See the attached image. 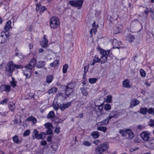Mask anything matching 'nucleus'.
I'll use <instances>...</instances> for the list:
<instances>
[{
  "mask_svg": "<svg viewBox=\"0 0 154 154\" xmlns=\"http://www.w3.org/2000/svg\"><path fill=\"white\" fill-rule=\"evenodd\" d=\"M108 147V144L106 143L101 144L96 147L94 154H101L106 151Z\"/></svg>",
  "mask_w": 154,
  "mask_h": 154,
  "instance_id": "nucleus-2",
  "label": "nucleus"
},
{
  "mask_svg": "<svg viewBox=\"0 0 154 154\" xmlns=\"http://www.w3.org/2000/svg\"><path fill=\"white\" fill-rule=\"evenodd\" d=\"M35 63V59H32L29 62V64L25 66L26 69H27L29 70L31 69L34 67Z\"/></svg>",
  "mask_w": 154,
  "mask_h": 154,
  "instance_id": "nucleus-11",
  "label": "nucleus"
},
{
  "mask_svg": "<svg viewBox=\"0 0 154 154\" xmlns=\"http://www.w3.org/2000/svg\"><path fill=\"white\" fill-rule=\"evenodd\" d=\"M53 107L54 109L56 110H57L60 108V106L59 105L57 104H54L53 105Z\"/></svg>",
  "mask_w": 154,
  "mask_h": 154,
  "instance_id": "nucleus-52",
  "label": "nucleus"
},
{
  "mask_svg": "<svg viewBox=\"0 0 154 154\" xmlns=\"http://www.w3.org/2000/svg\"><path fill=\"white\" fill-rule=\"evenodd\" d=\"M59 64V61L57 60H54L53 63L50 64V66L51 67H55L57 66Z\"/></svg>",
  "mask_w": 154,
  "mask_h": 154,
  "instance_id": "nucleus-37",
  "label": "nucleus"
},
{
  "mask_svg": "<svg viewBox=\"0 0 154 154\" xmlns=\"http://www.w3.org/2000/svg\"><path fill=\"white\" fill-rule=\"evenodd\" d=\"M97 79L96 78H91L89 79V82L91 84H94L97 81Z\"/></svg>",
  "mask_w": 154,
  "mask_h": 154,
  "instance_id": "nucleus-43",
  "label": "nucleus"
},
{
  "mask_svg": "<svg viewBox=\"0 0 154 154\" xmlns=\"http://www.w3.org/2000/svg\"><path fill=\"white\" fill-rule=\"evenodd\" d=\"M52 80V76L51 75H48L46 78V82L48 83L51 82Z\"/></svg>",
  "mask_w": 154,
  "mask_h": 154,
  "instance_id": "nucleus-41",
  "label": "nucleus"
},
{
  "mask_svg": "<svg viewBox=\"0 0 154 154\" xmlns=\"http://www.w3.org/2000/svg\"><path fill=\"white\" fill-rule=\"evenodd\" d=\"M13 66L14 70L15 69V68H16L17 69H20L22 68V66L20 65H16L13 63Z\"/></svg>",
  "mask_w": 154,
  "mask_h": 154,
  "instance_id": "nucleus-55",
  "label": "nucleus"
},
{
  "mask_svg": "<svg viewBox=\"0 0 154 154\" xmlns=\"http://www.w3.org/2000/svg\"><path fill=\"white\" fill-rule=\"evenodd\" d=\"M127 134H128V137L129 139H132L134 137V135L133 132L132 131L131 129H128V130L127 131Z\"/></svg>",
  "mask_w": 154,
  "mask_h": 154,
  "instance_id": "nucleus-25",
  "label": "nucleus"
},
{
  "mask_svg": "<svg viewBox=\"0 0 154 154\" xmlns=\"http://www.w3.org/2000/svg\"><path fill=\"white\" fill-rule=\"evenodd\" d=\"M30 133V131L28 130H26L23 133V135L24 137H26L29 135Z\"/></svg>",
  "mask_w": 154,
  "mask_h": 154,
  "instance_id": "nucleus-46",
  "label": "nucleus"
},
{
  "mask_svg": "<svg viewBox=\"0 0 154 154\" xmlns=\"http://www.w3.org/2000/svg\"><path fill=\"white\" fill-rule=\"evenodd\" d=\"M14 70L13 62L12 61H9L5 66V72L7 76H11Z\"/></svg>",
  "mask_w": 154,
  "mask_h": 154,
  "instance_id": "nucleus-3",
  "label": "nucleus"
},
{
  "mask_svg": "<svg viewBox=\"0 0 154 154\" xmlns=\"http://www.w3.org/2000/svg\"><path fill=\"white\" fill-rule=\"evenodd\" d=\"M68 68V65L67 64H65L63 66L62 71L64 74L67 72Z\"/></svg>",
  "mask_w": 154,
  "mask_h": 154,
  "instance_id": "nucleus-39",
  "label": "nucleus"
},
{
  "mask_svg": "<svg viewBox=\"0 0 154 154\" xmlns=\"http://www.w3.org/2000/svg\"><path fill=\"white\" fill-rule=\"evenodd\" d=\"M15 55L16 56H18L20 58H22L23 57V56L22 54L18 53H16Z\"/></svg>",
  "mask_w": 154,
  "mask_h": 154,
  "instance_id": "nucleus-60",
  "label": "nucleus"
},
{
  "mask_svg": "<svg viewBox=\"0 0 154 154\" xmlns=\"http://www.w3.org/2000/svg\"><path fill=\"white\" fill-rule=\"evenodd\" d=\"M92 29H93V32L95 34L97 32V29L98 27V25L96 24L95 22H94L92 24Z\"/></svg>",
  "mask_w": 154,
  "mask_h": 154,
  "instance_id": "nucleus-38",
  "label": "nucleus"
},
{
  "mask_svg": "<svg viewBox=\"0 0 154 154\" xmlns=\"http://www.w3.org/2000/svg\"><path fill=\"white\" fill-rule=\"evenodd\" d=\"M97 129L98 131H101L104 133L106 132L107 130V128L104 126H98L97 128Z\"/></svg>",
  "mask_w": 154,
  "mask_h": 154,
  "instance_id": "nucleus-32",
  "label": "nucleus"
},
{
  "mask_svg": "<svg viewBox=\"0 0 154 154\" xmlns=\"http://www.w3.org/2000/svg\"><path fill=\"white\" fill-rule=\"evenodd\" d=\"M147 111V109L146 108L141 107L140 109V112L141 114L145 115Z\"/></svg>",
  "mask_w": 154,
  "mask_h": 154,
  "instance_id": "nucleus-36",
  "label": "nucleus"
},
{
  "mask_svg": "<svg viewBox=\"0 0 154 154\" xmlns=\"http://www.w3.org/2000/svg\"><path fill=\"white\" fill-rule=\"evenodd\" d=\"M134 39V36L131 35H128L126 37V40L130 42H133Z\"/></svg>",
  "mask_w": 154,
  "mask_h": 154,
  "instance_id": "nucleus-22",
  "label": "nucleus"
},
{
  "mask_svg": "<svg viewBox=\"0 0 154 154\" xmlns=\"http://www.w3.org/2000/svg\"><path fill=\"white\" fill-rule=\"evenodd\" d=\"M112 96L111 95L108 96L106 98V101L107 102L110 103L112 101Z\"/></svg>",
  "mask_w": 154,
  "mask_h": 154,
  "instance_id": "nucleus-50",
  "label": "nucleus"
},
{
  "mask_svg": "<svg viewBox=\"0 0 154 154\" xmlns=\"http://www.w3.org/2000/svg\"><path fill=\"white\" fill-rule=\"evenodd\" d=\"M145 128V127L144 126L141 125H139L137 126V128L141 130H143Z\"/></svg>",
  "mask_w": 154,
  "mask_h": 154,
  "instance_id": "nucleus-57",
  "label": "nucleus"
},
{
  "mask_svg": "<svg viewBox=\"0 0 154 154\" xmlns=\"http://www.w3.org/2000/svg\"><path fill=\"white\" fill-rule=\"evenodd\" d=\"M149 124L151 126H154V120L151 119L149 122Z\"/></svg>",
  "mask_w": 154,
  "mask_h": 154,
  "instance_id": "nucleus-59",
  "label": "nucleus"
},
{
  "mask_svg": "<svg viewBox=\"0 0 154 154\" xmlns=\"http://www.w3.org/2000/svg\"><path fill=\"white\" fill-rule=\"evenodd\" d=\"M52 128L48 129L46 131V134H52L53 131Z\"/></svg>",
  "mask_w": 154,
  "mask_h": 154,
  "instance_id": "nucleus-53",
  "label": "nucleus"
},
{
  "mask_svg": "<svg viewBox=\"0 0 154 154\" xmlns=\"http://www.w3.org/2000/svg\"><path fill=\"white\" fill-rule=\"evenodd\" d=\"M71 104V102L65 103L63 104H60V109L62 111H63L64 109L69 107Z\"/></svg>",
  "mask_w": 154,
  "mask_h": 154,
  "instance_id": "nucleus-13",
  "label": "nucleus"
},
{
  "mask_svg": "<svg viewBox=\"0 0 154 154\" xmlns=\"http://www.w3.org/2000/svg\"><path fill=\"white\" fill-rule=\"evenodd\" d=\"M122 87L124 88H130L131 87L130 80L128 79H126L123 82Z\"/></svg>",
  "mask_w": 154,
  "mask_h": 154,
  "instance_id": "nucleus-16",
  "label": "nucleus"
},
{
  "mask_svg": "<svg viewBox=\"0 0 154 154\" xmlns=\"http://www.w3.org/2000/svg\"><path fill=\"white\" fill-rule=\"evenodd\" d=\"M119 42L115 38H114L112 41V45L113 47L114 48H119Z\"/></svg>",
  "mask_w": 154,
  "mask_h": 154,
  "instance_id": "nucleus-21",
  "label": "nucleus"
},
{
  "mask_svg": "<svg viewBox=\"0 0 154 154\" xmlns=\"http://www.w3.org/2000/svg\"><path fill=\"white\" fill-rule=\"evenodd\" d=\"M148 147L150 149L154 148V139L149 140Z\"/></svg>",
  "mask_w": 154,
  "mask_h": 154,
  "instance_id": "nucleus-29",
  "label": "nucleus"
},
{
  "mask_svg": "<svg viewBox=\"0 0 154 154\" xmlns=\"http://www.w3.org/2000/svg\"><path fill=\"white\" fill-rule=\"evenodd\" d=\"M0 89L1 91L9 92L11 90V87L10 85H2L0 86Z\"/></svg>",
  "mask_w": 154,
  "mask_h": 154,
  "instance_id": "nucleus-12",
  "label": "nucleus"
},
{
  "mask_svg": "<svg viewBox=\"0 0 154 154\" xmlns=\"http://www.w3.org/2000/svg\"><path fill=\"white\" fill-rule=\"evenodd\" d=\"M10 84L13 88H15L17 86V82L15 81L14 78H12V80Z\"/></svg>",
  "mask_w": 154,
  "mask_h": 154,
  "instance_id": "nucleus-40",
  "label": "nucleus"
},
{
  "mask_svg": "<svg viewBox=\"0 0 154 154\" xmlns=\"http://www.w3.org/2000/svg\"><path fill=\"white\" fill-rule=\"evenodd\" d=\"M128 129H124L123 130H120L119 131V133L122 136H126L127 134V131Z\"/></svg>",
  "mask_w": 154,
  "mask_h": 154,
  "instance_id": "nucleus-28",
  "label": "nucleus"
},
{
  "mask_svg": "<svg viewBox=\"0 0 154 154\" xmlns=\"http://www.w3.org/2000/svg\"><path fill=\"white\" fill-rule=\"evenodd\" d=\"M73 91V89L66 87V90L65 91V94L67 95H69Z\"/></svg>",
  "mask_w": 154,
  "mask_h": 154,
  "instance_id": "nucleus-31",
  "label": "nucleus"
},
{
  "mask_svg": "<svg viewBox=\"0 0 154 154\" xmlns=\"http://www.w3.org/2000/svg\"><path fill=\"white\" fill-rule=\"evenodd\" d=\"M11 20H8L7 22L4 27V29L6 31H9L10 29L12 27L11 26Z\"/></svg>",
  "mask_w": 154,
  "mask_h": 154,
  "instance_id": "nucleus-19",
  "label": "nucleus"
},
{
  "mask_svg": "<svg viewBox=\"0 0 154 154\" xmlns=\"http://www.w3.org/2000/svg\"><path fill=\"white\" fill-rule=\"evenodd\" d=\"M83 3V0H70L69 2L70 5L72 6L79 8L78 9L82 7Z\"/></svg>",
  "mask_w": 154,
  "mask_h": 154,
  "instance_id": "nucleus-7",
  "label": "nucleus"
},
{
  "mask_svg": "<svg viewBox=\"0 0 154 154\" xmlns=\"http://www.w3.org/2000/svg\"><path fill=\"white\" fill-rule=\"evenodd\" d=\"M46 9L45 6H43L40 4H36V11L39 13H43L45 10Z\"/></svg>",
  "mask_w": 154,
  "mask_h": 154,
  "instance_id": "nucleus-10",
  "label": "nucleus"
},
{
  "mask_svg": "<svg viewBox=\"0 0 154 154\" xmlns=\"http://www.w3.org/2000/svg\"><path fill=\"white\" fill-rule=\"evenodd\" d=\"M9 36L8 33L5 32H0V43H4L7 41Z\"/></svg>",
  "mask_w": 154,
  "mask_h": 154,
  "instance_id": "nucleus-6",
  "label": "nucleus"
},
{
  "mask_svg": "<svg viewBox=\"0 0 154 154\" xmlns=\"http://www.w3.org/2000/svg\"><path fill=\"white\" fill-rule=\"evenodd\" d=\"M100 62V58L97 55H96L93 57V61L90 62V64L91 66L94 65L95 63Z\"/></svg>",
  "mask_w": 154,
  "mask_h": 154,
  "instance_id": "nucleus-14",
  "label": "nucleus"
},
{
  "mask_svg": "<svg viewBox=\"0 0 154 154\" xmlns=\"http://www.w3.org/2000/svg\"><path fill=\"white\" fill-rule=\"evenodd\" d=\"M45 62L43 61H40L38 62L36 65V67L39 68H41L45 66Z\"/></svg>",
  "mask_w": 154,
  "mask_h": 154,
  "instance_id": "nucleus-26",
  "label": "nucleus"
},
{
  "mask_svg": "<svg viewBox=\"0 0 154 154\" xmlns=\"http://www.w3.org/2000/svg\"><path fill=\"white\" fill-rule=\"evenodd\" d=\"M28 121L32 122L33 124L36 123L37 122L36 119L33 116H29L26 119Z\"/></svg>",
  "mask_w": 154,
  "mask_h": 154,
  "instance_id": "nucleus-20",
  "label": "nucleus"
},
{
  "mask_svg": "<svg viewBox=\"0 0 154 154\" xmlns=\"http://www.w3.org/2000/svg\"><path fill=\"white\" fill-rule=\"evenodd\" d=\"M109 120L107 117L105 119L97 123V125L98 126L105 125L106 124H107L109 122Z\"/></svg>",
  "mask_w": 154,
  "mask_h": 154,
  "instance_id": "nucleus-18",
  "label": "nucleus"
},
{
  "mask_svg": "<svg viewBox=\"0 0 154 154\" xmlns=\"http://www.w3.org/2000/svg\"><path fill=\"white\" fill-rule=\"evenodd\" d=\"M48 41L46 38V35H44L42 41L40 42L41 46L43 47H46L48 46Z\"/></svg>",
  "mask_w": 154,
  "mask_h": 154,
  "instance_id": "nucleus-15",
  "label": "nucleus"
},
{
  "mask_svg": "<svg viewBox=\"0 0 154 154\" xmlns=\"http://www.w3.org/2000/svg\"><path fill=\"white\" fill-rule=\"evenodd\" d=\"M75 85V84L74 83H71L68 85L66 87L69 88H71L73 89V88Z\"/></svg>",
  "mask_w": 154,
  "mask_h": 154,
  "instance_id": "nucleus-45",
  "label": "nucleus"
},
{
  "mask_svg": "<svg viewBox=\"0 0 154 154\" xmlns=\"http://www.w3.org/2000/svg\"><path fill=\"white\" fill-rule=\"evenodd\" d=\"M138 148H133L130 149V150L131 152H133L138 149Z\"/></svg>",
  "mask_w": 154,
  "mask_h": 154,
  "instance_id": "nucleus-64",
  "label": "nucleus"
},
{
  "mask_svg": "<svg viewBox=\"0 0 154 154\" xmlns=\"http://www.w3.org/2000/svg\"><path fill=\"white\" fill-rule=\"evenodd\" d=\"M100 143L101 141L99 140H96L93 142V143L96 144V145H98L99 143Z\"/></svg>",
  "mask_w": 154,
  "mask_h": 154,
  "instance_id": "nucleus-58",
  "label": "nucleus"
},
{
  "mask_svg": "<svg viewBox=\"0 0 154 154\" xmlns=\"http://www.w3.org/2000/svg\"><path fill=\"white\" fill-rule=\"evenodd\" d=\"M83 144L85 146H89L91 145V144L89 142L85 141L83 143Z\"/></svg>",
  "mask_w": 154,
  "mask_h": 154,
  "instance_id": "nucleus-54",
  "label": "nucleus"
},
{
  "mask_svg": "<svg viewBox=\"0 0 154 154\" xmlns=\"http://www.w3.org/2000/svg\"><path fill=\"white\" fill-rule=\"evenodd\" d=\"M55 116V113L54 111H50L47 115V118L49 119H51L54 118Z\"/></svg>",
  "mask_w": 154,
  "mask_h": 154,
  "instance_id": "nucleus-35",
  "label": "nucleus"
},
{
  "mask_svg": "<svg viewBox=\"0 0 154 154\" xmlns=\"http://www.w3.org/2000/svg\"><path fill=\"white\" fill-rule=\"evenodd\" d=\"M8 107L12 111H14L15 108L14 103L12 102H10V103L8 104Z\"/></svg>",
  "mask_w": 154,
  "mask_h": 154,
  "instance_id": "nucleus-33",
  "label": "nucleus"
},
{
  "mask_svg": "<svg viewBox=\"0 0 154 154\" xmlns=\"http://www.w3.org/2000/svg\"><path fill=\"white\" fill-rule=\"evenodd\" d=\"M150 12V10L148 8H146V10L144 11V13L146 16H147L149 12Z\"/></svg>",
  "mask_w": 154,
  "mask_h": 154,
  "instance_id": "nucleus-62",
  "label": "nucleus"
},
{
  "mask_svg": "<svg viewBox=\"0 0 154 154\" xmlns=\"http://www.w3.org/2000/svg\"><path fill=\"white\" fill-rule=\"evenodd\" d=\"M91 135L93 138L97 139L99 137L100 134L99 132L97 131H93L91 133Z\"/></svg>",
  "mask_w": 154,
  "mask_h": 154,
  "instance_id": "nucleus-23",
  "label": "nucleus"
},
{
  "mask_svg": "<svg viewBox=\"0 0 154 154\" xmlns=\"http://www.w3.org/2000/svg\"><path fill=\"white\" fill-rule=\"evenodd\" d=\"M88 70V66H85L84 67V75L85 74L86 75V72H87Z\"/></svg>",
  "mask_w": 154,
  "mask_h": 154,
  "instance_id": "nucleus-61",
  "label": "nucleus"
},
{
  "mask_svg": "<svg viewBox=\"0 0 154 154\" xmlns=\"http://www.w3.org/2000/svg\"><path fill=\"white\" fill-rule=\"evenodd\" d=\"M57 91V89L56 87H53L50 88L48 90V92L49 94H51L54 93Z\"/></svg>",
  "mask_w": 154,
  "mask_h": 154,
  "instance_id": "nucleus-27",
  "label": "nucleus"
},
{
  "mask_svg": "<svg viewBox=\"0 0 154 154\" xmlns=\"http://www.w3.org/2000/svg\"><path fill=\"white\" fill-rule=\"evenodd\" d=\"M50 26L51 28L56 29L58 28L60 24V21L59 19L55 17H51L50 20Z\"/></svg>",
  "mask_w": 154,
  "mask_h": 154,
  "instance_id": "nucleus-4",
  "label": "nucleus"
},
{
  "mask_svg": "<svg viewBox=\"0 0 154 154\" xmlns=\"http://www.w3.org/2000/svg\"><path fill=\"white\" fill-rule=\"evenodd\" d=\"M104 108L106 110H109L111 109V106L109 104L106 103L104 105Z\"/></svg>",
  "mask_w": 154,
  "mask_h": 154,
  "instance_id": "nucleus-44",
  "label": "nucleus"
},
{
  "mask_svg": "<svg viewBox=\"0 0 154 154\" xmlns=\"http://www.w3.org/2000/svg\"><path fill=\"white\" fill-rule=\"evenodd\" d=\"M140 74L142 77H144L146 76V73L145 71L143 69H141L140 70Z\"/></svg>",
  "mask_w": 154,
  "mask_h": 154,
  "instance_id": "nucleus-47",
  "label": "nucleus"
},
{
  "mask_svg": "<svg viewBox=\"0 0 154 154\" xmlns=\"http://www.w3.org/2000/svg\"><path fill=\"white\" fill-rule=\"evenodd\" d=\"M23 73L26 76V78H29L31 75L30 72L27 69L24 70Z\"/></svg>",
  "mask_w": 154,
  "mask_h": 154,
  "instance_id": "nucleus-34",
  "label": "nucleus"
},
{
  "mask_svg": "<svg viewBox=\"0 0 154 154\" xmlns=\"http://www.w3.org/2000/svg\"><path fill=\"white\" fill-rule=\"evenodd\" d=\"M80 90L82 94L84 96H87L88 94V92L87 89L84 87L81 88Z\"/></svg>",
  "mask_w": 154,
  "mask_h": 154,
  "instance_id": "nucleus-30",
  "label": "nucleus"
},
{
  "mask_svg": "<svg viewBox=\"0 0 154 154\" xmlns=\"http://www.w3.org/2000/svg\"><path fill=\"white\" fill-rule=\"evenodd\" d=\"M12 140L13 141L16 143L20 144L21 143V141L18 139V136L16 135H15L12 137Z\"/></svg>",
  "mask_w": 154,
  "mask_h": 154,
  "instance_id": "nucleus-24",
  "label": "nucleus"
},
{
  "mask_svg": "<svg viewBox=\"0 0 154 154\" xmlns=\"http://www.w3.org/2000/svg\"><path fill=\"white\" fill-rule=\"evenodd\" d=\"M154 111V109L152 108H149L148 109H147V111L148 113L149 114H152L153 113Z\"/></svg>",
  "mask_w": 154,
  "mask_h": 154,
  "instance_id": "nucleus-49",
  "label": "nucleus"
},
{
  "mask_svg": "<svg viewBox=\"0 0 154 154\" xmlns=\"http://www.w3.org/2000/svg\"><path fill=\"white\" fill-rule=\"evenodd\" d=\"M98 51L101 55L100 58V62L101 64H103L107 61L108 57L112 54V51L111 50L106 51L100 48H98Z\"/></svg>",
  "mask_w": 154,
  "mask_h": 154,
  "instance_id": "nucleus-1",
  "label": "nucleus"
},
{
  "mask_svg": "<svg viewBox=\"0 0 154 154\" xmlns=\"http://www.w3.org/2000/svg\"><path fill=\"white\" fill-rule=\"evenodd\" d=\"M114 33L115 34H117L119 33L120 32V29L118 27H116L115 28L114 30Z\"/></svg>",
  "mask_w": 154,
  "mask_h": 154,
  "instance_id": "nucleus-56",
  "label": "nucleus"
},
{
  "mask_svg": "<svg viewBox=\"0 0 154 154\" xmlns=\"http://www.w3.org/2000/svg\"><path fill=\"white\" fill-rule=\"evenodd\" d=\"M140 103V101L139 100L136 98H134L131 101L130 107L131 108H132L139 104Z\"/></svg>",
  "mask_w": 154,
  "mask_h": 154,
  "instance_id": "nucleus-17",
  "label": "nucleus"
},
{
  "mask_svg": "<svg viewBox=\"0 0 154 154\" xmlns=\"http://www.w3.org/2000/svg\"><path fill=\"white\" fill-rule=\"evenodd\" d=\"M97 108L99 110L100 112H102V111L103 109V106L102 105H100L99 106H95V110H96Z\"/></svg>",
  "mask_w": 154,
  "mask_h": 154,
  "instance_id": "nucleus-48",
  "label": "nucleus"
},
{
  "mask_svg": "<svg viewBox=\"0 0 154 154\" xmlns=\"http://www.w3.org/2000/svg\"><path fill=\"white\" fill-rule=\"evenodd\" d=\"M45 126L47 129L52 128L53 126L51 123H47L45 124Z\"/></svg>",
  "mask_w": 154,
  "mask_h": 154,
  "instance_id": "nucleus-42",
  "label": "nucleus"
},
{
  "mask_svg": "<svg viewBox=\"0 0 154 154\" xmlns=\"http://www.w3.org/2000/svg\"><path fill=\"white\" fill-rule=\"evenodd\" d=\"M119 116V113L117 111H112L110 113L108 117L107 118L110 120L113 118H117Z\"/></svg>",
  "mask_w": 154,
  "mask_h": 154,
  "instance_id": "nucleus-9",
  "label": "nucleus"
},
{
  "mask_svg": "<svg viewBox=\"0 0 154 154\" xmlns=\"http://www.w3.org/2000/svg\"><path fill=\"white\" fill-rule=\"evenodd\" d=\"M40 144L43 146H45L47 144V142L46 141L43 140L41 142Z\"/></svg>",
  "mask_w": 154,
  "mask_h": 154,
  "instance_id": "nucleus-63",
  "label": "nucleus"
},
{
  "mask_svg": "<svg viewBox=\"0 0 154 154\" xmlns=\"http://www.w3.org/2000/svg\"><path fill=\"white\" fill-rule=\"evenodd\" d=\"M8 100V99L5 98L4 100L1 101L0 103V104H6Z\"/></svg>",
  "mask_w": 154,
  "mask_h": 154,
  "instance_id": "nucleus-51",
  "label": "nucleus"
},
{
  "mask_svg": "<svg viewBox=\"0 0 154 154\" xmlns=\"http://www.w3.org/2000/svg\"><path fill=\"white\" fill-rule=\"evenodd\" d=\"M150 132L148 131H144L141 132L140 136L142 140L145 141H147L150 139Z\"/></svg>",
  "mask_w": 154,
  "mask_h": 154,
  "instance_id": "nucleus-8",
  "label": "nucleus"
},
{
  "mask_svg": "<svg viewBox=\"0 0 154 154\" xmlns=\"http://www.w3.org/2000/svg\"><path fill=\"white\" fill-rule=\"evenodd\" d=\"M32 137L33 138H35L38 140L44 139L45 137V134L43 132H41L39 134L37 130L34 129L33 132Z\"/></svg>",
  "mask_w": 154,
  "mask_h": 154,
  "instance_id": "nucleus-5",
  "label": "nucleus"
}]
</instances>
